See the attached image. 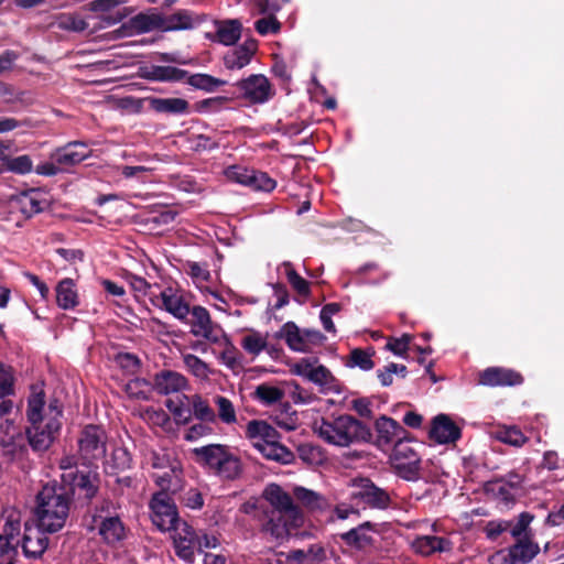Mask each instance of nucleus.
<instances>
[{
    "label": "nucleus",
    "mask_w": 564,
    "mask_h": 564,
    "mask_svg": "<svg viewBox=\"0 0 564 564\" xmlns=\"http://www.w3.org/2000/svg\"><path fill=\"white\" fill-rule=\"evenodd\" d=\"M250 182L247 186L257 189V191H264V192H271L275 187V181L269 177L263 172H257L252 170L250 174Z\"/></svg>",
    "instance_id": "obj_54"
},
{
    "label": "nucleus",
    "mask_w": 564,
    "mask_h": 564,
    "mask_svg": "<svg viewBox=\"0 0 564 564\" xmlns=\"http://www.w3.org/2000/svg\"><path fill=\"white\" fill-rule=\"evenodd\" d=\"M17 204L23 215L32 217L44 209L46 200L41 197L40 192L31 191L21 194L17 199Z\"/></svg>",
    "instance_id": "obj_38"
},
{
    "label": "nucleus",
    "mask_w": 564,
    "mask_h": 564,
    "mask_svg": "<svg viewBox=\"0 0 564 564\" xmlns=\"http://www.w3.org/2000/svg\"><path fill=\"white\" fill-rule=\"evenodd\" d=\"M293 494L299 502L311 511H323L330 506L324 496L304 487H295Z\"/></svg>",
    "instance_id": "obj_33"
},
{
    "label": "nucleus",
    "mask_w": 564,
    "mask_h": 564,
    "mask_svg": "<svg viewBox=\"0 0 564 564\" xmlns=\"http://www.w3.org/2000/svg\"><path fill=\"white\" fill-rule=\"evenodd\" d=\"M286 516L280 513H270L268 522L263 525V532L273 540L282 542L290 534V528L295 527Z\"/></svg>",
    "instance_id": "obj_29"
},
{
    "label": "nucleus",
    "mask_w": 564,
    "mask_h": 564,
    "mask_svg": "<svg viewBox=\"0 0 564 564\" xmlns=\"http://www.w3.org/2000/svg\"><path fill=\"white\" fill-rule=\"evenodd\" d=\"M251 172L252 170H248L243 166L232 165L227 167L224 173L229 181L247 186L250 182Z\"/></svg>",
    "instance_id": "obj_58"
},
{
    "label": "nucleus",
    "mask_w": 564,
    "mask_h": 564,
    "mask_svg": "<svg viewBox=\"0 0 564 564\" xmlns=\"http://www.w3.org/2000/svg\"><path fill=\"white\" fill-rule=\"evenodd\" d=\"M14 392V378L12 369L0 362V399L7 398Z\"/></svg>",
    "instance_id": "obj_53"
},
{
    "label": "nucleus",
    "mask_w": 564,
    "mask_h": 564,
    "mask_svg": "<svg viewBox=\"0 0 564 564\" xmlns=\"http://www.w3.org/2000/svg\"><path fill=\"white\" fill-rule=\"evenodd\" d=\"M69 501L62 488L44 486L37 495L35 511L37 525L46 532H57L66 522Z\"/></svg>",
    "instance_id": "obj_3"
},
{
    "label": "nucleus",
    "mask_w": 564,
    "mask_h": 564,
    "mask_svg": "<svg viewBox=\"0 0 564 564\" xmlns=\"http://www.w3.org/2000/svg\"><path fill=\"white\" fill-rule=\"evenodd\" d=\"M192 315L189 319L191 334L195 337L206 339L212 344L219 343L223 332L221 328L212 321L209 312L203 306H194L189 310Z\"/></svg>",
    "instance_id": "obj_9"
},
{
    "label": "nucleus",
    "mask_w": 564,
    "mask_h": 564,
    "mask_svg": "<svg viewBox=\"0 0 564 564\" xmlns=\"http://www.w3.org/2000/svg\"><path fill=\"white\" fill-rule=\"evenodd\" d=\"M319 387L321 393H340V387L336 378L332 372L323 365H317L316 369L312 373L310 380Z\"/></svg>",
    "instance_id": "obj_35"
},
{
    "label": "nucleus",
    "mask_w": 564,
    "mask_h": 564,
    "mask_svg": "<svg viewBox=\"0 0 564 564\" xmlns=\"http://www.w3.org/2000/svg\"><path fill=\"white\" fill-rule=\"evenodd\" d=\"M511 527V521L508 520H492L485 527V532L488 539L496 540L502 532H506Z\"/></svg>",
    "instance_id": "obj_61"
},
{
    "label": "nucleus",
    "mask_w": 564,
    "mask_h": 564,
    "mask_svg": "<svg viewBox=\"0 0 564 564\" xmlns=\"http://www.w3.org/2000/svg\"><path fill=\"white\" fill-rule=\"evenodd\" d=\"M21 519L15 510H8L6 514V522L0 534V564H14V558L18 554L17 546L20 534Z\"/></svg>",
    "instance_id": "obj_7"
},
{
    "label": "nucleus",
    "mask_w": 564,
    "mask_h": 564,
    "mask_svg": "<svg viewBox=\"0 0 564 564\" xmlns=\"http://www.w3.org/2000/svg\"><path fill=\"white\" fill-rule=\"evenodd\" d=\"M540 552L539 544L533 539H522L507 549L503 562L507 564H528Z\"/></svg>",
    "instance_id": "obj_18"
},
{
    "label": "nucleus",
    "mask_w": 564,
    "mask_h": 564,
    "mask_svg": "<svg viewBox=\"0 0 564 564\" xmlns=\"http://www.w3.org/2000/svg\"><path fill=\"white\" fill-rule=\"evenodd\" d=\"M282 268L284 269L285 276L291 286L303 296L310 295V283L303 279L293 268L291 262H283Z\"/></svg>",
    "instance_id": "obj_47"
},
{
    "label": "nucleus",
    "mask_w": 564,
    "mask_h": 564,
    "mask_svg": "<svg viewBox=\"0 0 564 564\" xmlns=\"http://www.w3.org/2000/svg\"><path fill=\"white\" fill-rule=\"evenodd\" d=\"M312 430L322 441L336 447H349L368 442L371 437L369 427L348 414L316 420Z\"/></svg>",
    "instance_id": "obj_2"
},
{
    "label": "nucleus",
    "mask_w": 564,
    "mask_h": 564,
    "mask_svg": "<svg viewBox=\"0 0 564 564\" xmlns=\"http://www.w3.org/2000/svg\"><path fill=\"white\" fill-rule=\"evenodd\" d=\"M326 557V550L321 544H313L306 550V564H321Z\"/></svg>",
    "instance_id": "obj_64"
},
{
    "label": "nucleus",
    "mask_w": 564,
    "mask_h": 564,
    "mask_svg": "<svg viewBox=\"0 0 564 564\" xmlns=\"http://www.w3.org/2000/svg\"><path fill=\"white\" fill-rule=\"evenodd\" d=\"M59 26L65 30L82 32L88 29L89 23L76 14H64L59 18Z\"/></svg>",
    "instance_id": "obj_55"
},
{
    "label": "nucleus",
    "mask_w": 564,
    "mask_h": 564,
    "mask_svg": "<svg viewBox=\"0 0 564 564\" xmlns=\"http://www.w3.org/2000/svg\"><path fill=\"white\" fill-rule=\"evenodd\" d=\"M352 499L372 508H384L389 503V496L373 484L366 481L351 494Z\"/></svg>",
    "instance_id": "obj_24"
},
{
    "label": "nucleus",
    "mask_w": 564,
    "mask_h": 564,
    "mask_svg": "<svg viewBox=\"0 0 564 564\" xmlns=\"http://www.w3.org/2000/svg\"><path fill=\"white\" fill-rule=\"evenodd\" d=\"M170 531L172 532L177 556L187 563H193L194 552L197 545V532L185 521L176 523Z\"/></svg>",
    "instance_id": "obj_11"
},
{
    "label": "nucleus",
    "mask_w": 564,
    "mask_h": 564,
    "mask_svg": "<svg viewBox=\"0 0 564 564\" xmlns=\"http://www.w3.org/2000/svg\"><path fill=\"white\" fill-rule=\"evenodd\" d=\"M79 453L85 460L90 463L94 459L104 457L106 453V434L99 426H86L78 441Z\"/></svg>",
    "instance_id": "obj_10"
},
{
    "label": "nucleus",
    "mask_w": 564,
    "mask_h": 564,
    "mask_svg": "<svg viewBox=\"0 0 564 564\" xmlns=\"http://www.w3.org/2000/svg\"><path fill=\"white\" fill-rule=\"evenodd\" d=\"M303 334L304 330L300 329L295 323L288 322L281 327L276 334V338L284 339L291 350L306 352V344Z\"/></svg>",
    "instance_id": "obj_30"
},
{
    "label": "nucleus",
    "mask_w": 564,
    "mask_h": 564,
    "mask_svg": "<svg viewBox=\"0 0 564 564\" xmlns=\"http://www.w3.org/2000/svg\"><path fill=\"white\" fill-rule=\"evenodd\" d=\"M254 29L262 36L276 34L281 30V23L274 14L263 15V18L254 22Z\"/></svg>",
    "instance_id": "obj_52"
},
{
    "label": "nucleus",
    "mask_w": 564,
    "mask_h": 564,
    "mask_svg": "<svg viewBox=\"0 0 564 564\" xmlns=\"http://www.w3.org/2000/svg\"><path fill=\"white\" fill-rule=\"evenodd\" d=\"M152 478L162 489L161 492H176L182 488V469L177 462L166 469L152 471Z\"/></svg>",
    "instance_id": "obj_27"
},
{
    "label": "nucleus",
    "mask_w": 564,
    "mask_h": 564,
    "mask_svg": "<svg viewBox=\"0 0 564 564\" xmlns=\"http://www.w3.org/2000/svg\"><path fill=\"white\" fill-rule=\"evenodd\" d=\"M162 31L188 30L200 24L203 21L198 15L187 10H177L171 14H161Z\"/></svg>",
    "instance_id": "obj_25"
},
{
    "label": "nucleus",
    "mask_w": 564,
    "mask_h": 564,
    "mask_svg": "<svg viewBox=\"0 0 564 564\" xmlns=\"http://www.w3.org/2000/svg\"><path fill=\"white\" fill-rule=\"evenodd\" d=\"M56 302L63 310H72L78 305V294L72 279H64L57 284Z\"/></svg>",
    "instance_id": "obj_32"
},
{
    "label": "nucleus",
    "mask_w": 564,
    "mask_h": 564,
    "mask_svg": "<svg viewBox=\"0 0 564 564\" xmlns=\"http://www.w3.org/2000/svg\"><path fill=\"white\" fill-rule=\"evenodd\" d=\"M451 542L447 539L435 535L417 536L412 542L414 551L423 556H429L434 552H446L451 550Z\"/></svg>",
    "instance_id": "obj_28"
},
{
    "label": "nucleus",
    "mask_w": 564,
    "mask_h": 564,
    "mask_svg": "<svg viewBox=\"0 0 564 564\" xmlns=\"http://www.w3.org/2000/svg\"><path fill=\"white\" fill-rule=\"evenodd\" d=\"M478 382L489 387L517 386L522 382V377L511 369L490 367L479 373Z\"/></svg>",
    "instance_id": "obj_20"
},
{
    "label": "nucleus",
    "mask_w": 564,
    "mask_h": 564,
    "mask_svg": "<svg viewBox=\"0 0 564 564\" xmlns=\"http://www.w3.org/2000/svg\"><path fill=\"white\" fill-rule=\"evenodd\" d=\"M194 453L224 478L234 479L241 473L239 458L225 445L210 444L195 448Z\"/></svg>",
    "instance_id": "obj_5"
},
{
    "label": "nucleus",
    "mask_w": 564,
    "mask_h": 564,
    "mask_svg": "<svg viewBox=\"0 0 564 564\" xmlns=\"http://www.w3.org/2000/svg\"><path fill=\"white\" fill-rule=\"evenodd\" d=\"M241 29V23L238 20L216 22V37L224 45H232L240 39Z\"/></svg>",
    "instance_id": "obj_37"
},
{
    "label": "nucleus",
    "mask_w": 564,
    "mask_h": 564,
    "mask_svg": "<svg viewBox=\"0 0 564 564\" xmlns=\"http://www.w3.org/2000/svg\"><path fill=\"white\" fill-rule=\"evenodd\" d=\"M99 533L106 542L115 543L123 538L124 529L117 516L105 517L100 522Z\"/></svg>",
    "instance_id": "obj_39"
},
{
    "label": "nucleus",
    "mask_w": 564,
    "mask_h": 564,
    "mask_svg": "<svg viewBox=\"0 0 564 564\" xmlns=\"http://www.w3.org/2000/svg\"><path fill=\"white\" fill-rule=\"evenodd\" d=\"M188 405L191 406L192 419L195 417L205 423L216 422L217 415L203 395L195 393L188 397Z\"/></svg>",
    "instance_id": "obj_34"
},
{
    "label": "nucleus",
    "mask_w": 564,
    "mask_h": 564,
    "mask_svg": "<svg viewBox=\"0 0 564 564\" xmlns=\"http://www.w3.org/2000/svg\"><path fill=\"white\" fill-rule=\"evenodd\" d=\"M350 361L351 366H358L362 370H370L373 368L371 356L361 349H355L351 351Z\"/></svg>",
    "instance_id": "obj_62"
},
{
    "label": "nucleus",
    "mask_w": 564,
    "mask_h": 564,
    "mask_svg": "<svg viewBox=\"0 0 564 564\" xmlns=\"http://www.w3.org/2000/svg\"><path fill=\"white\" fill-rule=\"evenodd\" d=\"M246 436L268 459L289 464L294 458L293 453L279 442L278 431L265 421H250L246 427Z\"/></svg>",
    "instance_id": "obj_4"
},
{
    "label": "nucleus",
    "mask_w": 564,
    "mask_h": 564,
    "mask_svg": "<svg viewBox=\"0 0 564 564\" xmlns=\"http://www.w3.org/2000/svg\"><path fill=\"white\" fill-rule=\"evenodd\" d=\"M153 388L159 394H177L189 388V381L177 371L161 370L153 378Z\"/></svg>",
    "instance_id": "obj_15"
},
{
    "label": "nucleus",
    "mask_w": 564,
    "mask_h": 564,
    "mask_svg": "<svg viewBox=\"0 0 564 564\" xmlns=\"http://www.w3.org/2000/svg\"><path fill=\"white\" fill-rule=\"evenodd\" d=\"M188 397L184 393L177 394L175 399H167L165 406L173 414L177 424H187L192 420V411L188 405Z\"/></svg>",
    "instance_id": "obj_36"
},
{
    "label": "nucleus",
    "mask_w": 564,
    "mask_h": 564,
    "mask_svg": "<svg viewBox=\"0 0 564 564\" xmlns=\"http://www.w3.org/2000/svg\"><path fill=\"white\" fill-rule=\"evenodd\" d=\"M267 499L270 501L274 510L271 513H280L286 516L293 524L302 521L299 508L293 503L289 494L283 491L279 486H271L265 490Z\"/></svg>",
    "instance_id": "obj_13"
},
{
    "label": "nucleus",
    "mask_w": 564,
    "mask_h": 564,
    "mask_svg": "<svg viewBox=\"0 0 564 564\" xmlns=\"http://www.w3.org/2000/svg\"><path fill=\"white\" fill-rule=\"evenodd\" d=\"M411 341L410 335H403L400 338H391L388 340L386 347L397 356H403L409 349Z\"/></svg>",
    "instance_id": "obj_63"
},
{
    "label": "nucleus",
    "mask_w": 564,
    "mask_h": 564,
    "mask_svg": "<svg viewBox=\"0 0 564 564\" xmlns=\"http://www.w3.org/2000/svg\"><path fill=\"white\" fill-rule=\"evenodd\" d=\"M62 409L55 400L45 408L44 392L34 390L29 398L26 416L30 427L26 435L34 451L47 449L61 429Z\"/></svg>",
    "instance_id": "obj_1"
},
{
    "label": "nucleus",
    "mask_w": 564,
    "mask_h": 564,
    "mask_svg": "<svg viewBox=\"0 0 564 564\" xmlns=\"http://www.w3.org/2000/svg\"><path fill=\"white\" fill-rule=\"evenodd\" d=\"M431 437L440 444L454 443L460 437V429L445 414L433 421Z\"/></svg>",
    "instance_id": "obj_22"
},
{
    "label": "nucleus",
    "mask_w": 564,
    "mask_h": 564,
    "mask_svg": "<svg viewBox=\"0 0 564 564\" xmlns=\"http://www.w3.org/2000/svg\"><path fill=\"white\" fill-rule=\"evenodd\" d=\"M242 98L252 104H263L273 96V89L268 78L263 75H251L237 83Z\"/></svg>",
    "instance_id": "obj_12"
},
{
    "label": "nucleus",
    "mask_w": 564,
    "mask_h": 564,
    "mask_svg": "<svg viewBox=\"0 0 564 564\" xmlns=\"http://www.w3.org/2000/svg\"><path fill=\"white\" fill-rule=\"evenodd\" d=\"M258 50V42L254 39H248L239 46L227 52L224 56V65L227 69H241L246 67Z\"/></svg>",
    "instance_id": "obj_19"
},
{
    "label": "nucleus",
    "mask_w": 564,
    "mask_h": 564,
    "mask_svg": "<svg viewBox=\"0 0 564 564\" xmlns=\"http://www.w3.org/2000/svg\"><path fill=\"white\" fill-rule=\"evenodd\" d=\"M534 517L529 512H521L516 521H511V527L508 531L516 541L522 539H533L534 534L530 528Z\"/></svg>",
    "instance_id": "obj_43"
},
{
    "label": "nucleus",
    "mask_w": 564,
    "mask_h": 564,
    "mask_svg": "<svg viewBox=\"0 0 564 564\" xmlns=\"http://www.w3.org/2000/svg\"><path fill=\"white\" fill-rule=\"evenodd\" d=\"M90 156V150L87 144L79 141L69 142L66 145L56 149L51 153L50 159L59 164L62 171L79 164Z\"/></svg>",
    "instance_id": "obj_14"
},
{
    "label": "nucleus",
    "mask_w": 564,
    "mask_h": 564,
    "mask_svg": "<svg viewBox=\"0 0 564 564\" xmlns=\"http://www.w3.org/2000/svg\"><path fill=\"white\" fill-rule=\"evenodd\" d=\"M285 395V391L275 386L261 383L256 388L254 397L265 405H271L280 402Z\"/></svg>",
    "instance_id": "obj_44"
},
{
    "label": "nucleus",
    "mask_w": 564,
    "mask_h": 564,
    "mask_svg": "<svg viewBox=\"0 0 564 564\" xmlns=\"http://www.w3.org/2000/svg\"><path fill=\"white\" fill-rule=\"evenodd\" d=\"M0 444L3 447H22L23 435L18 425L11 420L0 423Z\"/></svg>",
    "instance_id": "obj_40"
},
{
    "label": "nucleus",
    "mask_w": 564,
    "mask_h": 564,
    "mask_svg": "<svg viewBox=\"0 0 564 564\" xmlns=\"http://www.w3.org/2000/svg\"><path fill=\"white\" fill-rule=\"evenodd\" d=\"M187 83L196 89H202L206 91H214L218 87L226 85L225 80L216 78L208 74L191 75L187 79Z\"/></svg>",
    "instance_id": "obj_46"
},
{
    "label": "nucleus",
    "mask_w": 564,
    "mask_h": 564,
    "mask_svg": "<svg viewBox=\"0 0 564 564\" xmlns=\"http://www.w3.org/2000/svg\"><path fill=\"white\" fill-rule=\"evenodd\" d=\"M175 462L165 451H149L144 454L143 458L144 466L151 468L152 471L166 469Z\"/></svg>",
    "instance_id": "obj_45"
},
{
    "label": "nucleus",
    "mask_w": 564,
    "mask_h": 564,
    "mask_svg": "<svg viewBox=\"0 0 564 564\" xmlns=\"http://www.w3.org/2000/svg\"><path fill=\"white\" fill-rule=\"evenodd\" d=\"M185 72L173 66H155L152 68L151 77L155 80L170 82L181 80Z\"/></svg>",
    "instance_id": "obj_51"
},
{
    "label": "nucleus",
    "mask_w": 564,
    "mask_h": 564,
    "mask_svg": "<svg viewBox=\"0 0 564 564\" xmlns=\"http://www.w3.org/2000/svg\"><path fill=\"white\" fill-rule=\"evenodd\" d=\"M290 384L293 387L290 397L295 404H311L318 400L316 394L300 387L296 382Z\"/></svg>",
    "instance_id": "obj_56"
},
{
    "label": "nucleus",
    "mask_w": 564,
    "mask_h": 564,
    "mask_svg": "<svg viewBox=\"0 0 564 564\" xmlns=\"http://www.w3.org/2000/svg\"><path fill=\"white\" fill-rule=\"evenodd\" d=\"M160 299L162 306L175 318L184 321L189 314V305L180 291L167 288L160 293Z\"/></svg>",
    "instance_id": "obj_26"
},
{
    "label": "nucleus",
    "mask_w": 564,
    "mask_h": 564,
    "mask_svg": "<svg viewBox=\"0 0 564 564\" xmlns=\"http://www.w3.org/2000/svg\"><path fill=\"white\" fill-rule=\"evenodd\" d=\"M377 533L376 524L367 521L343 533L341 540L349 546L362 550L372 545Z\"/></svg>",
    "instance_id": "obj_21"
},
{
    "label": "nucleus",
    "mask_w": 564,
    "mask_h": 564,
    "mask_svg": "<svg viewBox=\"0 0 564 564\" xmlns=\"http://www.w3.org/2000/svg\"><path fill=\"white\" fill-rule=\"evenodd\" d=\"M391 463L397 474L406 479L419 478L420 457L408 436L392 446Z\"/></svg>",
    "instance_id": "obj_6"
},
{
    "label": "nucleus",
    "mask_w": 564,
    "mask_h": 564,
    "mask_svg": "<svg viewBox=\"0 0 564 564\" xmlns=\"http://www.w3.org/2000/svg\"><path fill=\"white\" fill-rule=\"evenodd\" d=\"M62 480L68 484L73 490H80L84 496L91 499L97 492V477L95 474L85 471H69L62 474Z\"/></svg>",
    "instance_id": "obj_23"
},
{
    "label": "nucleus",
    "mask_w": 564,
    "mask_h": 564,
    "mask_svg": "<svg viewBox=\"0 0 564 564\" xmlns=\"http://www.w3.org/2000/svg\"><path fill=\"white\" fill-rule=\"evenodd\" d=\"M45 530L40 525L24 524V534L22 538V550L26 557L39 558L45 552L48 545Z\"/></svg>",
    "instance_id": "obj_17"
},
{
    "label": "nucleus",
    "mask_w": 564,
    "mask_h": 564,
    "mask_svg": "<svg viewBox=\"0 0 564 564\" xmlns=\"http://www.w3.org/2000/svg\"><path fill=\"white\" fill-rule=\"evenodd\" d=\"M7 165L10 171L19 174L30 173L33 169V163L29 155L10 159Z\"/></svg>",
    "instance_id": "obj_59"
},
{
    "label": "nucleus",
    "mask_w": 564,
    "mask_h": 564,
    "mask_svg": "<svg viewBox=\"0 0 564 564\" xmlns=\"http://www.w3.org/2000/svg\"><path fill=\"white\" fill-rule=\"evenodd\" d=\"M151 108L158 112L184 113L188 109V102L183 98H152Z\"/></svg>",
    "instance_id": "obj_42"
},
{
    "label": "nucleus",
    "mask_w": 564,
    "mask_h": 564,
    "mask_svg": "<svg viewBox=\"0 0 564 564\" xmlns=\"http://www.w3.org/2000/svg\"><path fill=\"white\" fill-rule=\"evenodd\" d=\"M149 386L145 380L137 378L128 382L127 392L137 399H147Z\"/></svg>",
    "instance_id": "obj_60"
},
{
    "label": "nucleus",
    "mask_w": 564,
    "mask_h": 564,
    "mask_svg": "<svg viewBox=\"0 0 564 564\" xmlns=\"http://www.w3.org/2000/svg\"><path fill=\"white\" fill-rule=\"evenodd\" d=\"M130 24L131 29L138 33L162 31L161 13H140L131 19Z\"/></svg>",
    "instance_id": "obj_41"
},
{
    "label": "nucleus",
    "mask_w": 564,
    "mask_h": 564,
    "mask_svg": "<svg viewBox=\"0 0 564 564\" xmlns=\"http://www.w3.org/2000/svg\"><path fill=\"white\" fill-rule=\"evenodd\" d=\"M377 445L381 449H389L406 436V431L397 421L381 416L376 421Z\"/></svg>",
    "instance_id": "obj_16"
},
{
    "label": "nucleus",
    "mask_w": 564,
    "mask_h": 564,
    "mask_svg": "<svg viewBox=\"0 0 564 564\" xmlns=\"http://www.w3.org/2000/svg\"><path fill=\"white\" fill-rule=\"evenodd\" d=\"M214 402L218 408V416L221 422L226 424H234L237 422L235 406L228 398L216 395Z\"/></svg>",
    "instance_id": "obj_48"
},
{
    "label": "nucleus",
    "mask_w": 564,
    "mask_h": 564,
    "mask_svg": "<svg viewBox=\"0 0 564 564\" xmlns=\"http://www.w3.org/2000/svg\"><path fill=\"white\" fill-rule=\"evenodd\" d=\"M317 367L316 359L302 358L291 366V372L310 380L314 369Z\"/></svg>",
    "instance_id": "obj_57"
},
{
    "label": "nucleus",
    "mask_w": 564,
    "mask_h": 564,
    "mask_svg": "<svg viewBox=\"0 0 564 564\" xmlns=\"http://www.w3.org/2000/svg\"><path fill=\"white\" fill-rule=\"evenodd\" d=\"M496 437L502 443L513 446H522L527 442V437L523 433L514 426L498 430L496 432Z\"/></svg>",
    "instance_id": "obj_50"
},
{
    "label": "nucleus",
    "mask_w": 564,
    "mask_h": 564,
    "mask_svg": "<svg viewBox=\"0 0 564 564\" xmlns=\"http://www.w3.org/2000/svg\"><path fill=\"white\" fill-rule=\"evenodd\" d=\"M241 347L253 356H258L267 348V339L259 333H251L242 337Z\"/></svg>",
    "instance_id": "obj_49"
},
{
    "label": "nucleus",
    "mask_w": 564,
    "mask_h": 564,
    "mask_svg": "<svg viewBox=\"0 0 564 564\" xmlns=\"http://www.w3.org/2000/svg\"><path fill=\"white\" fill-rule=\"evenodd\" d=\"M150 508L152 522L161 531H170L181 522L177 518L176 507L166 492L155 494L150 502Z\"/></svg>",
    "instance_id": "obj_8"
},
{
    "label": "nucleus",
    "mask_w": 564,
    "mask_h": 564,
    "mask_svg": "<svg viewBox=\"0 0 564 564\" xmlns=\"http://www.w3.org/2000/svg\"><path fill=\"white\" fill-rule=\"evenodd\" d=\"M181 358L185 370L193 377L202 381L209 380L213 369L207 362L191 352H181Z\"/></svg>",
    "instance_id": "obj_31"
}]
</instances>
